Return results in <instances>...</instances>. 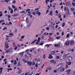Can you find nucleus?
<instances>
[{
  "instance_id": "obj_16",
  "label": "nucleus",
  "mask_w": 75,
  "mask_h": 75,
  "mask_svg": "<svg viewBox=\"0 0 75 75\" xmlns=\"http://www.w3.org/2000/svg\"><path fill=\"white\" fill-rule=\"evenodd\" d=\"M18 13H15L14 15H12V16L13 17H16V16H18Z\"/></svg>"
},
{
  "instance_id": "obj_48",
  "label": "nucleus",
  "mask_w": 75,
  "mask_h": 75,
  "mask_svg": "<svg viewBox=\"0 0 75 75\" xmlns=\"http://www.w3.org/2000/svg\"><path fill=\"white\" fill-rule=\"evenodd\" d=\"M30 11V9H28L26 10V12H28V11Z\"/></svg>"
},
{
  "instance_id": "obj_21",
  "label": "nucleus",
  "mask_w": 75,
  "mask_h": 75,
  "mask_svg": "<svg viewBox=\"0 0 75 75\" xmlns=\"http://www.w3.org/2000/svg\"><path fill=\"white\" fill-rule=\"evenodd\" d=\"M25 52H26L27 54H28L29 53V49H27L25 51Z\"/></svg>"
},
{
  "instance_id": "obj_35",
  "label": "nucleus",
  "mask_w": 75,
  "mask_h": 75,
  "mask_svg": "<svg viewBox=\"0 0 75 75\" xmlns=\"http://www.w3.org/2000/svg\"><path fill=\"white\" fill-rule=\"evenodd\" d=\"M23 61L25 63L26 62H27V61L25 59H23Z\"/></svg>"
},
{
  "instance_id": "obj_6",
  "label": "nucleus",
  "mask_w": 75,
  "mask_h": 75,
  "mask_svg": "<svg viewBox=\"0 0 75 75\" xmlns=\"http://www.w3.org/2000/svg\"><path fill=\"white\" fill-rule=\"evenodd\" d=\"M48 58L49 59H52L53 58V57L52 56L51 54H50L48 56Z\"/></svg>"
},
{
  "instance_id": "obj_14",
  "label": "nucleus",
  "mask_w": 75,
  "mask_h": 75,
  "mask_svg": "<svg viewBox=\"0 0 75 75\" xmlns=\"http://www.w3.org/2000/svg\"><path fill=\"white\" fill-rule=\"evenodd\" d=\"M37 41V39H35L34 40L33 42H32V43H31V45H32V44H34V43H35V42H36V41Z\"/></svg>"
},
{
  "instance_id": "obj_37",
  "label": "nucleus",
  "mask_w": 75,
  "mask_h": 75,
  "mask_svg": "<svg viewBox=\"0 0 75 75\" xmlns=\"http://www.w3.org/2000/svg\"><path fill=\"white\" fill-rule=\"evenodd\" d=\"M11 14H13V9H11Z\"/></svg>"
},
{
  "instance_id": "obj_63",
  "label": "nucleus",
  "mask_w": 75,
  "mask_h": 75,
  "mask_svg": "<svg viewBox=\"0 0 75 75\" xmlns=\"http://www.w3.org/2000/svg\"><path fill=\"white\" fill-rule=\"evenodd\" d=\"M56 58L57 59H59V56H57L56 57Z\"/></svg>"
},
{
  "instance_id": "obj_42",
  "label": "nucleus",
  "mask_w": 75,
  "mask_h": 75,
  "mask_svg": "<svg viewBox=\"0 0 75 75\" xmlns=\"http://www.w3.org/2000/svg\"><path fill=\"white\" fill-rule=\"evenodd\" d=\"M43 58L44 59H45V54H43Z\"/></svg>"
},
{
  "instance_id": "obj_15",
  "label": "nucleus",
  "mask_w": 75,
  "mask_h": 75,
  "mask_svg": "<svg viewBox=\"0 0 75 75\" xmlns=\"http://www.w3.org/2000/svg\"><path fill=\"white\" fill-rule=\"evenodd\" d=\"M65 45H67V46L68 45H69V42H66L65 43Z\"/></svg>"
},
{
  "instance_id": "obj_40",
  "label": "nucleus",
  "mask_w": 75,
  "mask_h": 75,
  "mask_svg": "<svg viewBox=\"0 0 75 75\" xmlns=\"http://www.w3.org/2000/svg\"><path fill=\"white\" fill-rule=\"evenodd\" d=\"M30 25H31V24H29L28 25H27V27L28 28L30 27Z\"/></svg>"
},
{
  "instance_id": "obj_62",
  "label": "nucleus",
  "mask_w": 75,
  "mask_h": 75,
  "mask_svg": "<svg viewBox=\"0 0 75 75\" xmlns=\"http://www.w3.org/2000/svg\"><path fill=\"white\" fill-rule=\"evenodd\" d=\"M13 3L15 4L16 3V1H13Z\"/></svg>"
},
{
  "instance_id": "obj_18",
  "label": "nucleus",
  "mask_w": 75,
  "mask_h": 75,
  "mask_svg": "<svg viewBox=\"0 0 75 75\" xmlns=\"http://www.w3.org/2000/svg\"><path fill=\"white\" fill-rule=\"evenodd\" d=\"M67 55H68V54H64L62 57L63 58H66V57H67Z\"/></svg>"
},
{
  "instance_id": "obj_11",
  "label": "nucleus",
  "mask_w": 75,
  "mask_h": 75,
  "mask_svg": "<svg viewBox=\"0 0 75 75\" xmlns=\"http://www.w3.org/2000/svg\"><path fill=\"white\" fill-rule=\"evenodd\" d=\"M50 62L51 63H53V64H56V62L53 59L51 60L50 61Z\"/></svg>"
},
{
  "instance_id": "obj_43",
  "label": "nucleus",
  "mask_w": 75,
  "mask_h": 75,
  "mask_svg": "<svg viewBox=\"0 0 75 75\" xmlns=\"http://www.w3.org/2000/svg\"><path fill=\"white\" fill-rule=\"evenodd\" d=\"M68 64L69 65H71V62H68Z\"/></svg>"
},
{
  "instance_id": "obj_56",
  "label": "nucleus",
  "mask_w": 75,
  "mask_h": 75,
  "mask_svg": "<svg viewBox=\"0 0 75 75\" xmlns=\"http://www.w3.org/2000/svg\"><path fill=\"white\" fill-rule=\"evenodd\" d=\"M58 46H59V45H57V44L54 45V46L55 47H58Z\"/></svg>"
},
{
  "instance_id": "obj_60",
  "label": "nucleus",
  "mask_w": 75,
  "mask_h": 75,
  "mask_svg": "<svg viewBox=\"0 0 75 75\" xmlns=\"http://www.w3.org/2000/svg\"><path fill=\"white\" fill-rule=\"evenodd\" d=\"M8 17L9 18H11V16L10 15H8Z\"/></svg>"
},
{
  "instance_id": "obj_27",
  "label": "nucleus",
  "mask_w": 75,
  "mask_h": 75,
  "mask_svg": "<svg viewBox=\"0 0 75 75\" xmlns=\"http://www.w3.org/2000/svg\"><path fill=\"white\" fill-rule=\"evenodd\" d=\"M26 21L27 23H28L29 21H28V18H27L26 19Z\"/></svg>"
},
{
  "instance_id": "obj_13",
  "label": "nucleus",
  "mask_w": 75,
  "mask_h": 75,
  "mask_svg": "<svg viewBox=\"0 0 75 75\" xmlns=\"http://www.w3.org/2000/svg\"><path fill=\"white\" fill-rule=\"evenodd\" d=\"M28 65L29 66H31L32 65V62H27Z\"/></svg>"
},
{
  "instance_id": "obj_57",
  "label": "nucleus",
  "mask_w": 75,
  "mask_h": 75,
  "mask_svg": "<svg viewBox=\"0 0 75 75\" xmlns=\"http://www.w3.org/2000/svg\"><path fill=\"white\" fill-rule=\"evenodd\" d=\"M72 4L73 6H75V3H72Z\"/></svg>"
},
{
  "instance_id": "obj_12",
  "label": "nucleus",
  "mask_w": 75,
  "mask_h": 75,
  "mask_svg": "<svg viewBox=\"0 0 75 75\" xmlns=\"http://www.w3.org/2000/svg\"><path fill=\"white\" fill-rule=\"evenodd\" d=\"M68 59L69 61H72V57L71 56H69L68 57Z\"/></svg>"
},
{
  "instance_id": "obj_20",
  "label": "nucleus",
  "mask_w": 75,
  "mask_h": 75,
  "mask_svg": "<svg viewBox=\"0 0 75 75\" xmlns=\"http://www.w3.org/2000/svg\"><path fill=\"white\" fill-rule=\"evenodd\" d=\"M10 37V36H9V35H6V41H7L8 40L9 38H8V37Z\"/></svg>"
},
{
  "instance_id": "obj_61",
  "label": "nucleus",
  "mask_w": 75,
  "mask_h": 75,
  "mask_svg": "<svg viewBox=\"0 0 75 75\" xmlns=\"http://www.w3.org/2000/svg\"><path fill=\"white\" fill-rule=\"evenodd\" d=\"M52 1H54V0H51L50 1V3H52Z\"/></svg>"
},
{
  "instance_id": "obj_53",
  "label": "nucleus",
  "mask_w": 75,
  "mask_h": 75,
  "mask_svg": "<svg viewBox=\"0 0 75 75\" xmlns=\"http://www.w3.org/2000/svg\"><path fill=\"white\" fill-rule=\"evenodd\" d=\"M33 14L34 15V16H35V12H34L33 13Z\"/></svg>"
},
{
  "instance_id": "obj_19",
  "label": "nucleus",
  "mask_w": 75,
  "mask_h": 75,
  "mask_svg": "<svg viewBox=\"0 0 75 75\" xmlns=\"http://www.w3.org/2000/svg\"><path fill=\"white\" fill-rule=\"evenodd\" d=\"M49 15L51 16H52V11H50Z\"/></svg>"
},
{
  "instance_id": "obj_26",
  "label": "nucleus",
  "mask_w": 75,
  "mask_h": 75,
  "mask_svg": "<svg viewBox=\"0 0 75 75\" xmlns=\"http://www.w3.org/2000/svg\"><path fill=\"white\" fill-rule=\"evenodd\" d=\"M30 75V71L28 72H26L25 74V75Z\"/></svg>"
},
{
  "instance_id": "obj_4",
  "label": "nucleus",
  "mask_w": 75,
  "mask_h": 75,
  "mask_svg": "<svg viewBox=\"0 0 75 75\" xmlns=\"http://www.w3.org/2000/svg\"><path fill=\"white\" fill-rule=\"evenodd\" d=\"M9 52H11V53H13V51H10L9 50H6V51L5 52V54H8V53H9Z\"/></svg>"
},
{
  "instance_id": "obj_45",
  "label": "nucleus",
  "mask_w": 75,
  "mask_h": 75,
  "mask_svg": "<svg viewBox=\"0 0 75 75\" xmlns=\"http://www.w3.org/2000/svg\"><path fill=\"white\" fill-rule=\"evenodd\" d=\"M17 61L16 60H15L14 61V64H15V65H16L17 64Z\"/></svg>"
},
{
  "instance_id": "obj_28",
  "label": "nucleus",
  "mask_w": 75,
  "mask_h": 75,
  "mask_svg": "<svg viewBox=\"0 0 75 75\" xmlns=\"http://www.w3.org/2000/svg\"><path fill=\"white\" fill-rule=\"evenodd\" d=\"M25 37V35H23L21 37V39H24Z\"/></svg>"
},
{
  "instance_id": "obj_10",
  "label": "nucleus",
  "mask_w": 75,
  "mask_h": 75,
  "mask_svg": "<svg viewBox=\"0 0 75 75\" xmlns=\"http://www.w3.org/2000/svg\"><path fill=\"white\" fill-rule=\"evenodd\" d=\"M64 71H65V68L63 67L60 69V72H64Z\"/></svg>"
},
{
  "instance_id": "obj_23",
  "label": "nucleus",
  "mask_w": 75,
  "mask_h": 75,
  "mask_svg": "<svg viewBox=\"0 0 75 75\" xmlns=\"http://www.w3.org/2000/svg\"><path fill=\"white\" fill-rule=\"evenodd\" d=\"M40 42V40H37V42H36V44L37 45L39 44V42Z\"/></svg>"
},
{
  "instance_id": "obj_9",
  "label": "nucleus",
  "mask_w": 75,
  "mask_h": 75,
  "mask_svg": "<svg viewBox=\"0 0 75 75\" xmlns=\"http://www.w3.org/2000/svg\"><path fill=\"white\" fill-rule=\"evenodd\" d=\"M70 45H71L75 44V42L74 40H71L70 42Z\"/></svg>"
},
{
  "instance_id": "obj_49",
  "label": "nucleus",
  "mask_w": 75,
  "mask_h": 75,
  "mask_svg": "<svg viewBox=\"0 0 75 75\" xmlns=\"http://www.w3.org/2000/svg\"><path fill=\"white\" fill-rule=\"evenodd\" d=\"M64 35V31H62V36H63Z\"/></svg>"
},
{
  "instance_id": "obj_3",
  "label": "nucleus",
  "mask_w": 75,
  "mask_h": 75,
  "mask_svg": "<svg viewBox=\"0 0 75 75\" xmlns=\"http://www.w3.org/2000/svg\"><path fill=\"white\" fill-rule=\"evenodd\" d=\"M64 10L65 11H67V14H69V9L67 7H64Z\"/></svg>"
},
{
  "instance_id": "obj_29",
  "label": "nucleus",
  "mask_w": 75,
  "mask_h": 75,
  "mask_svg": "<svg viewBox=\"0 0 75 75\" xmlns=\"http://www.w3.org/2000/svg\"><path fill=\"white\" fill-rule=\"evenodd\" d=\"M7 28L6 27H4L3 29V30H7Z\"/></svg>"
},
{
  "instance_id": "obj_1",
  "label": "nucleus",
  "mask_w": 75,
  "mask_h": 75,
  "mask_svg": "<svg viewBox=\"0 0 75 75\" xmlns=\"http://www.w3.org/2000/svg\"><path fill=\"white\" fill-rule=\"evenodd\" d=\"M63 66V63H60L56 67L57 69H59L60 68H61Z\"/></svg>"
},
{
  "instance_id": "obj_46",
  "label": "nucleus",
  "mask_w": 75,
  "mask_h": 75,
  "mask_svg": "<svg viewBox=\"0 0 75 75\" xmlns=\"http://www.w3.org/2000/svg\"><path fill=\"white\" fill-rule=\"evenodd\" d=\"M19 41H23V40L22 39H20L19 40Z\"/></svg>"
},
{
  "instance_id": "obj_2",
  "label": "nucleus",
  "mask_w": 75,
  "mask_h": 75,
  "mask_svg": "<svg viewBox=\"0 0 75 75\" xmlns=\"http://www.w3.org/2000/svg\"><path fill=\"white\" fill-rule=\"evenodd\" d=\"M5 47L7 48V49H8V48H9V46H8V43L7 41H6L5 42Z\"/></svg>"
},
{
  "instance_id": "obj_24",
  "label": "nucleus",
  "mask_w": 75,
  "mask_h": 75,
  "mask_svg": "<svg viewBox=\"0 0 75 75\" xmlns=\"http://www.w3.org/2000/svg\"><path fill=\"white\" fill-rule=\"evenodd\" d=\"M69 35H70V33H69L67 34L66 35L67 38H68L69 37Z\"/></svg>"
},
{
  "instance_id": "obj_54",
  "label": "nucleus",
  "mask_w": 75,
  "mask_h": 75,
  "mask_svg": "<svg viewBox=\"0 0 75 75\" xmlns=\"http://www.w3.org/2000/svg\"><path fill=\"white\" fill-rule=\"evenodd\" d=\"M28 55H29L30 56H31V55H32V54L30 53H29V54H28Z\"/></svg>"
},
{
  "instance_id": "obj_38",
  "label": "nucleus",
  "mask_w": 75,
  "mask_h": 75,
  "mask_svg": "<svg viewBox=\"0 0 75 75\" xmlns=\"http://www.w3.org/2000/svg\"><path fill=\"white\" fill-rule=\"evenodd\" d=\"M71 10L72 11H74V10H75V9L73 8H71Z\"/></svg>"
},
{
  "instance_id": "obj_64",
  "label": "nucleus",
  "mask_w": 75,
  "mask_h": 75,
  "mask_svg": "<svg viewBox=\"0 0 75 75\" xmlns=\"http://www.w3.org/2000/svg\"><path fill=\"white\" fill-rule=\"evenodd\" d=\"M56 13H57V14H58V11H57V10H56V12H55Z\"/></svg>"
},
{
  "instance_id": "obj_41",
  "label": "nucleus",
  "mask_w": 75,
  "mask_h": 75,
  "mask_svg": "<svg viewBox=\"0 0 75 75\" xmlns=\"http://www.w3.org/2000/svg\"><path fill=\"white\" fill-rule=\"evenodd\" d=\"M52 54L53 55H54V54H55V51H52Z\"/></svg>"
},
{
  "instance_id": "obj_52",
  "label": "nucleus",
  "mask_w": 75,
  "mask_h": 75,
  "mask_svg": "<svg viewBox=\"0 0 75 75\" xmlns=\"http://www.w3.org/2000/svg\"><path fill=\"white\" fill-rule=\"evenodd\" d=\"M35 62H33L32 63V65H35Z\"/></svg>"
},
{
  "instance_id": "obj_51",
  "label": "nucleus",
  "mask_w": 75,
  "mask_h": 75,
  "mask_svg": "<svg viewBox=\"0 0 75 75\" xmlns=\"http://www.w3.org/2000/svg\"><path fill=\"white\" fill-rule=\"evenodd\" d=\"M6 24H5L6 25H10V24L8 23H6Z\"/></svg>"
},
{
  "instance_id": "obj_22",
  "label": "nucleus",
  "mask_w": 75,
  "mask_h": 75,
  "mask_svg": "<svg viewBox=\"0 0 75 75\" xmlns=\"http://www.w3.org/2000/svg\"><path fill=\"white\" fill-rule=\"evenodd\" d=\"M3 69V68H0V74H1V73H2V70Z\"/></svg>"
},
{
  "instance_id": "obj_44",
  "label": "nucleus",
  "mask_w": 75,
  "mask_h": 75,
  "mask_svg": "<svg viewBox=\"0 0 75 75\" xmlns=\"http://www.w3.org/2000/svg\"><path fill=\"white\" fill-rule=\"evenodd\" d=\"M49 1H50V0H46L45 1L47 4V3H48L47 1L48 2Z\"/></svg>"
},
{
  "instance_id": "obj_30",
  "label": "nucleus",
  "mask_w": 75,
  "mask_h": 75,
  "mask_svg": "<svg viewBox=\"0 0 75 75\" xmlns=\"http://www.w3.org/2000/svg\"><path fill=\"white\" fill-rule=\"evenodd\" d=\"M22 72V71H21V70H20L18 72V74H21Z\"/></svg>"
},
{
  "instance_id": "obj_50",
  "label": "nucleus",
  "mask_w": 75,
  "mask_h": 75,
  "mask_svg": "<svg viewBox=\"0 0 75 75\" xmlns=\"http://www.w3.org/2000/svg\"><path fill=\"white\" fill-rule=\"evenodd\" d=\"M65 23H63L62 25V27H64V26L65 25Z\"/></svg>"
},
{
  "instance_id": "obj_59",
  "label": "nucleus",
  "mask_w": 75,
  "mask_h": 75,
  "mask_svg": "<svg viewBox=\"0 0 75 75\" xmlns=\"http://www.w3.org/2000/svg\"><path fill=\"white\" fill-rule=\"evenodd\" d=\"M12 8H15V7H16V6L13 5H12Z\"/></svg>"
},
{
  "instance_id": "obj_32",
  "label": "nucleus",
  "mask_w": 75,
  "mask_h": 75,
  "mask_svg": "<svg viewBox=\"0 0 75 75\" xmlns=\"http://www.w3.org/2000/svg\"><path fill=\"white\" fill-rule=\"evenodd\" d=\"M8 8L9 9V10H11L12 9V8H11L10 6H8Z\"/></svg>"
},
{
  "instance_id": "obj_25",
  "label": "nucleus",
  "mask_w": 75,
  "mask_h": 75,
  "mask_svg": "<svg viewBox=\"0 0 75 75\" xmlns=\"http://www.w3.org/2000/svg\"><path fill=\"white\" fill-rule=\"evenodd\" d=\"M48 33H43V35H48Z\"/></svg>"
},
{
  "instance_id": "obj_39",
  "label": "nucleus",
  "mask_w": 75,
  "mask_h": 75,
  "mask_svg": "<svg viewBox=\"0 0 75 75\" xmlns=\"http://www.w3.org/2000/svg\"><path fill=\"white\" fill-rule=\"evenodd\" d=\"M17 10V7H16L14 10V12H15V11H16Z\"/></svg>"
},
{
  "instance_id": "obj_34",
  "label": "nucleus",
  "mask_w": 75,
  "mask_h": 75,
  "mask_svg": "<svg viewBox=\"0 0 75 75\" xmlns=\"http://www.w3.org/2000/svg\"><path fill=\"white\" fill-rule=\"evenodd\" d=\"M50 45H51V44L46 45H45V47H50Z\"/></svg>"
},
{
  "instance_id": "obj_33",
  "label": "nucleus",
  "mask_w": 75,
  "mask_h": 75,
  "mask_svg": "<svg viewBox=\"0 0 75 75\" xmlns=\"http://www.w3.org/2000/svg\"><path fill=\"white\" fill-rule=\"evenodd\" d=\"M69 75H75V71H74L73 73L70 74Z\"/></svg>"
},
{
  "instance_id": "obj_5",
  "label": "nucleus",
  "mask_w": 75,
  "mask_h": 75,
  "mask_svg": "<svg viewBox=\"0 0 75 75\" xmlns=\"http://www.w3.org/2000/svg\"><path fill=\"white\" fill-rule=\"evenodd\" d=\"M71 71V69H68L66 71V72H67V75H68V74H70V71Z\"/></svg>"
},
{
  "instance_id": "obj_58",
  "label": "nucleus",
  "mask_w": 75,
  "mask_h": 75,
  "mask_svg": "<svg viewBox=\"0 0 75 75\" xmlns=\"http://www.w3.org/2000/svg\"><path fill=\"white\" fill-rule=\"evenodd\" d=\"M46 30H50V28L48 27H47L46 28Z\"/></svg>"
},
{
  "instance_id": "obj_7",
  "label": "nucleus",
  "mask_w": 75,
  "mask_h": 75,
  "mask_svg": "<svg viewBox=\"0 0 75 75\" xmlns=\"http://www.w3.org/2000/svg\"><path fill=\"white\" fill-rule=\"evenodd\" d=\"M24 52H21L19 53V54L20 56H21V57H22L24 55Z\"/></svg>"
},
{
  "instance_id": "obj_36",
  "label": "nucleus",
  "mask_w": 75,
  "mask_h": 75,
  "mask_svg": "<svg viewBox=\"0 0 75 75\" xmlns=\"http://www.w3.org/2000/svg\"><path fill=\"white\" fill-rule=\"evenodd\" d=\"M56 38L57 39V40H59V38H61V37L58 36L57 37H56Z\"/></svg>"
},
{
  "instance_id": "obj_8",
  "label": "nucleus",
  "mask_w": 75,
  "mask_h": 75,
  "mask_svg": "<svg viewBox=\"0 0 75 75\" xmlns=\"http://www.w3.org/2000/svg\"><path fill=\"white\" fill-rule=\"evenodd\" d=\"M39 11H39V10H38L36 12L37 14H38V15L39 16H40L41 15V12Z\"/></svg>"
},
{
  "instance_id": "obj_17",
  "label": "nucleus",
  "mask_w": 75,
  "mask_h": 75,
  "mask_svg": "<svg viewBox=\"0 0 75 75\" xmlns=\"http://www.w3.org/2000/svg\"><path fill=\"white\" fill-rule=\"evenodd\" d=\"M13 47H15L14 48V50H17L18 48V47H17L16 45H13Z\"/></svg>"
},
{
  "instance_id": "obj_55",
  "label": "nucleus",
  "mask_w": 75,
  "mask_h": 75,
  "mask_svg": "<svg viewBox=\"0 0 75 75\" xmlns=\"http://www.w3.org/2000/svg\"><path fill=\"white\" fill-rule=\"evenodd\" d=\"M35 65L36 67H37V68L38 67V64H37V63H36V64H35Z\"/></svg>"
},
{
  "instance_id": "obj_47",
  "label": "nucleus",
  "mask_w": 75,
  "mask_h": 75,
  "mask_svg": "<svg viewBox=\"0 0 75 75\" xmlns=\"http://www.w3.org/2000/svg\"><path fill=\"white\" fill-rule=\"evenodd\" d=\"M43 44H44V43H42L39 44V45H42H42H43Z\"/></svg>"
},
{
  "instance_id": "obj_31",
  "label": "nucleus",
  "mask_w": 75,
  "mask_h": 75,
  "mask_svg": "<svg viewBox=\"0 0 75 75\" xmlns=\"http://www.w3.org/2000/svg\"><path fill=\"white\" fill-rule=\"evenodd\" d=\"M9 35H12V36H14V34H13V33H10Z\"/></svg>"
}]
</instances>
